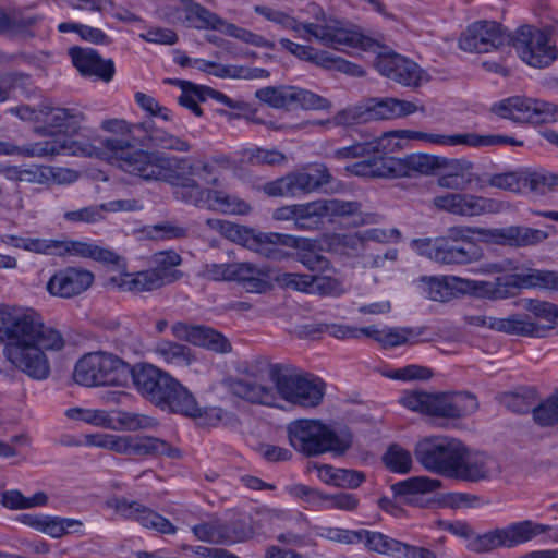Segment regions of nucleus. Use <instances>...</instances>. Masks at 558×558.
<instances>
[{
	"instance_id": "69168bd1",
	"label": "nucleus",
	"mask_w": 558,
	"mask_h": 558,
	"mask_svg": "<svg viewBox=\"0 0 558 558\" xmlns=\"http://www.w3.org/2000/svg\"><path fill=\"white\" fill-rule=\"evenodd\" d=\"M534 420L542 426L558 422V393L549 397L533 411Z\"/></svg>"
},
{
	"instance_id": "5fc2aeb1",
	"label": "nucleus",
	"mask_w": 558,
	"mask_h": 558,
	"mask_svg": "<svg viewBox=\"0 0 558 558\" xmlns=\"http://www.w3.org/2000/svg\"><path fill=\"white\" fill-rule=\"evenodd\" d=\"M441 482L437 478L428 476H413L404 481L398 482L392 486L397 495H415L428 494L438 489Z\"/></svg>"
},
{
	"instance_id": "4468645a",
	"label": "nucleus",
	"mask_w": 558,
	"mask_h": 558,
	"mask_svg": "<svg viewBox=\"0 0 558 558\" xmlns=\"http://www.w3.org/2000/svg\"><path fill=\"white\" fill-rule=\"evenodd\" d=\"M416 287L425 298L437 302H447L461 294L498 298V289L494 283L458 276H423L416 281Z\"/></svg>"
},
{
	"instance_id": "0eeeda50",
	"label": "nucleus",
	"mask_w": 558,
	"mask_h": 558,
	"mask_svg": "<svg viewBox=\"0 0 558 558\" xmlns=\"http://www.w3.org/2000/svg\"><path fill=\"white\" fill-rule=\"evenodd\" d=\"M133 383L145 399L161 410L187 416L202 414L193 393L177 378L153 364L135 365Z\"/></svg>"
},
{
	"instance_id": "b1692460",
	"label": "nucleus",
	"mask_w": 558,
	"mask_h": 558,
	"mask_svg": "<svg viewBox=\"0 0 558 558\" xmlns=\"http://www.w3.org/2000/svg\"><path fill=\"white\" fill-rule=\"evenodd\" d=\"M510 271L508 284L518 288H546L558 290V274L534 268H519L512 262L485 263L473 270L475 274L493 275Z\"/></svg>"
},
{
	"instance_id": "f03ea898",
	"label": "nucleus",
	"mask_w": 558,
	"mask_h": 558,
	"mask_svg": "<svg viewBox=\"0 0 558 558\" xmlns=\"http://www.w3.org/2000/svg\"><path fill=\"white\" fill-rule=\"evenodd\" d=\"M0 344L5 362L35 380L51 373L50 355L60 352L65 340L59 329L28 306L0 304Z\"/></svg>"
},
{
	"instance_id": "f257e3e1",
	"label": "nucleus",
	"mask_w": 558,
	"mask_h": 558,
	"mask_svg": "<svg viewBox=\"0 0 558 558\" xmlns=\"http://www.w3.org/2000/svg\"><path fill=\"white\" fill-rule=\"evenodd\" d=\"M265 16L293 31L301 39L315 38L352 57L364 58L367 53L377 54L374 65L378 73L404 87L417 88L432 78L429 73L413 60L391 51L379 52L377 41L364 35L357 27L349 26L336 19L330 17L324 25L299 23L286 13L270 9H265Z\"/></svg>"
},
{
	"instance_id": "dca6fc26",
	"label": "nucleus",
	"mask_w": 558,
	"mask_h": 558,
	"mask_svg": "<svg viewBox=\"0 0 558 558\" xmlns=\"http://www.w3.org/2000/svg\"><path fill=\"white\" fill-rule=\"evenodd\" d=\"M197 165L199 167H208V169H211V172L205 173L204 177L207 180L216 178V183L206 182L195 175H189V181H186L189 186H185L182 191H178V194H180L181 197L196 206L220 211L222 214L245 215L250 213V205L235 196H231L222 191H203L199 187V183L217 185L219 177L216 173L215 166L208 163Z\"/></svg>"
},
{
	"instance_id": "338daca9",
	"label": "nucleus",
	"mask_w": 558,
	"mask_h": 558,
	"mask_svg": "<svg viewBox=\"0 0 558 558\" xmlns=\"http://www.w3.org/2000/svg\"><path fill=\"white\" fill-rule=\"evenodd\" d=\"M149 140L153 145L162 149L186 151L190 148V145L186 141L165 130H154L149 135Z\"/></svg>"
},
{
	"instance_id": "ea45409f",
	"label": "nucleus",
	"mask_w": 558,
	"mask_h": 558,
	"mask_svg": "<svg viewBox=\"0 0 558 558\" xmlns=\"http://www.w3.org/2000/svg\"><path fill=\"white\" fill-rule=\"evenodd\" d=\"M231 269V281L239 282L247 292H265L274 278L269 269L252 263H232Z\"/></svg>"
},
{
	"instance_id": "423d86ee",
	"label": "nucleus",
	"mask_w": 558,
	"mask_h": 558,
	"mask_svg": "<svg viewBox=\"0 0 558 558\" xmlns=\"http://www.w3.org/2000/svg\"><path fill=\"white\" fill-rule=\"evenodd\" d=\"M133 383L145 399L161 410L187 416L202 414L193 393L177 378L153 364L135 365Z\"/></svg>"
},
{
	"instance_id": "58836bf2",
	"label": "nucleus",
	"mask_w": 558,
	"mask_h": 558,
	"mask_svg": "<svg viewBox=\"0 0 558 558\" xmlns=\"http://www.w3.org/2000/svg\"><path fill=\"white\" fill-rule=\"evenodd\" d=\"M477 409L474 396L466 392L435 395L433 415L442 417H461Z\"/></svg>"
},
{
	"instance_id": "a19ab883",
	"label": "nucleus",
	"mask_w": 558,
	"mask_h": 558,
	"mask_svg": "<svg viewBox=\"0 0 558 558\" xmlns=\"http://www.w3.org/2000/svg\"><path fill=\"white\" fill-rule=\"evenodd\" d=\"M438 184L447 189H464L473 180V165L464 159L441 158Z\"/></svg>"
},
{
	"instance_id": "473e14b6",
	"label": "nucleus",
	"mask_w": 558,
	"mask_h": 558,
	"mask_svg": "<svg viewBox=\"0 0 558 558\" xmlns=\"http://www.w3.org/2000/svg\"><path fill=\"white\" fill-rule=\"evenodd\" d=\"M21 522L40 533L53 538L64 535H84L85 527L82 521L71 518H60L47 514H24Z\"/></svg>"
},
{
	"instance_id": "bb28decb",
	"label": "nucleus",
	"mask_w": 558,
	"mask_h": 558,
	"mask_svg": "<svg viewBox=\"0 0 558 558\" xmlns=\"http://www.w3.org/2000/svg\"><path fill=\"white\" fill-rule=\"evenodd\" d=\"M504 33L499 24L489 21H478L461 34L459 47L466 52L487 53L498 49L504 44Z\"/></svg>"
},
{
	"instance_id": "13d9d810",
	"label": "nucleus",
	"mask_w": 558,
	"mask_h": 558,
	"mask_svg": "<svg viewBox=\"0 0 558 558\" xmlns=\"http://www.w3.org/2000/svg\"><path fill=\"white\" fill-rule=\"evenodd\" d=\"M320 68L338 71L343 74L361 77L365 74V71L359 64H355L349 60L343 59L340 56L333 54L331 52L325 51L323 59H320Z\"/></svg>"
},
{
	"instance_id": "7c9ffc66",
	"label": "nucleus",
	"mask_w": 558,
	"mask_h": 558,
	"mask_svg": "<svg viewBox=\"0 0 558 558\" xmlns=\"http://www.w3.org/2000/svg\"><path fill=\"white\" fill-rule=\"evenodd\" d=\"M173 337L193 345L202 347L217 353H227L231 350L228 339L220 332L205 326H193L175 323L171 327Z\"/></svg>"
},
{
	"instance_id": "e2e57ef3",
	"label": "nucleus",
	"mask_w": 558,
	"mask_h": 558,
	"mask_svg": "<svg viewBox=\"0 0 558 558\" xmlns=\"http://www.w3.org/2000/svg\"><path fill=\"white\" fill-rule=\"evenodd\" d=\"M332 107L331 101L311 90L295 87L294 108L305 110H329Z\"/></svg>"
},
{
	"instance_id": "774afa93",
	"label": "nucleus",
	"mask_w": 558,
	"mask_h": 558,
	"mask_svg": "<svg viewBox=\"0 0 558 558\" xmlns=\"http://www.w3.org/2000/svg\"><path fill=\"white\" fill-rule=\"evenodd\" d=\"M193 532L202 542L227 543V530L217 521L195 525Z\"/></svg>"
},
{
	"instance_id": "6e6d98bb",
	"label": "nucleus",
	"mask_w": 558,
	"mask_h": 558,
	"mask_svg": "<svg viewBox=\"0 0 558 558\" xmlns=\"http://www.w3.org/2000/svg\"><path fill=\"white\" fill-rule=\"evenodd\" d=\"M385 466L399 474H407L412 470L413 459L409 450L399 445H391L383 456Z\"/></svg>"
},
{
	"instance_id": "72a5a7b5",
	"label": "nucleus",
	"mask_w": 558,
	"mask_h": 558,
	"mask_svg": "<svg viewBox=\"0 0 558 558\" xmlns=\"http://www.w3.org/2000/svg\"><path fill=\"white\" fill-rule=\"evenodd\" d=\"M107 506L123 517L135 518L144 527L153 529L163 534L174 532V526L170 521L149 509L142 508L136 502L111 498L107 500Z\"/></svg>"
},
{
	"instance_id": "cd10ccee",
	"label": "nucleus",
	"mask_w": 558,
	"mask_h": 558,
	"mask_svg": "<svg viewBox=\"0 0 558 558\" xmlns=\"http://www.w3.org/2000/svg\"><path fill=\"white\" fill-rule=\"evenodd\" d=\"M94 274L81 267L57 270L46 284L47 292L57 298L70 299L87 291L94 283Z\"/></svg>"
},
{
	"instance_id": "2eb2a0df",
	"label": "nucleus",
	"mask_w": 558,
	"mask_h": 558,
	"mask_svg": "<svg viewBox=\"0 0 558 558\" xmlns=\"http://www.w3.org/2000/svg\"><path fill=\"white\" fill-rule=\"evenodd\" d=\"M96 146L87 141L53 135L50 138L22 146L0 142V155L23 156L26 158L51 159L56 156L95 157Z\"/></svg>"
},
{
	"instance_id": "c9c22d12",
	"label": "nucleus",
	"mask_w": 558,
	"mask_h": 558,
	"mask_svg": "<svg viewBox=\"0 0 558 558\" xmlns=\"http://www.w3.org/2000/svg\"><path fill=\"white\" fill-rule=\"evenodd\" d=\"M36 120H43L46 124L48 132L53 135H61L63 137H73L76 134L84 121V116L80 112L71 111L64 108H49L46 111H40L35 116Z\"/></svg>"
},
{
	"instance_id": "6ab92c4d",
	"label": "nucleus",
	"mask_w": 558,
	"mask_h": 558,
	"mask_svg": "<svg viewBox=\"0 0 558 558\" xmlns=\"http://www.w3.org/2000/svg\"><path fill=\"white\" fill-rule=\"evenodd\" d=\"M461 446L462 442L456 438L430 436L416 442L414 453L425 470L452 478Z\"/></svg>"
},
{
	"instance_id": "a211bd4d",
	"label": "nucleus",
	"mask_w": 558,
	"mask_h": 558,
	"mask_svg": "<svg viewBox=\"0 0 558 558\" xmlns=\"http://www.w3.org/2000/svg\"><path fill=\"white\" fill-rule=\"evenodd\" d=\"M477 233L482 240L492 244H501L509 246H529L545 241L548 238L547 232L526 228V227H507L497 229H471L465 227H453L449 229L445 239L450 243H471L472 234Z\"/></svg>"
},
{
	"instance_id": "052dcab7",
	"label": "nucleus",
	"mask_w": 558,
	"mask_h": 558,
	"mask_svg": "<svg viewBox=\"0 0 558 558\" xmlns=\"http://www.w3.org/2000/svg\"><path fill=\"white\" fill-rule=\"evenodd\" d=\"M107 413V411L99 409L71 408L66 410L65 415L75 422H83L96 427L106 428L108 425Z\"/></svg>"
},
{
	"instance_id": "39448f33",
	"label": "nucleus",
	"mask_w": 558,
	"mask_h": 558,
	"mask_svg": "<svg viewBox=\"0 0 558 558\" xmlns=\"http://www.w3.org/2000/svg\"><path fill=\"white\" fill-rule=\"evenodd\" d=\"M207 223L218 229L227 239L239 243L267 257H281L280 246L293 247L298 251L299 260L313 271L325 272L331 269L329 262L319 254L317 242L306 238H295L280 233H256L243 226L229 221L208 220Z\"/></svg>"
},
{
	"instance_id": "bf43d9fd",
	"label": "nucleus",
	"mask_w": 558,
	"mask_h": 558,
	"mask_svg": "<svg viewBox=\"0 0 558 558\" xmlns=\"http://www.w3.org/2000/svg\"><path fill=\"white\" fill-rule=\"evenodd\" d=\"M182 94L178 101L181 106L190 109L194 114L201 116L202 110L198 107L199 101H205L204 86L195 85L189 82H181Z\"/></svg>"
},
{
	"instance_id": "e433bc0d",
	"label": "nucleus",
	"mask_w": 558,
	"mask_h": 558,
	"mask_svg": "<svg viewBox=\"0 0 558 558\" xmlns=\"http://www.w3.org/2000/svg\"><path fill=\"white\" fill-rule=\"evenodd\" d=\"M70 56L74 66L84 76H95L109 82L113 75V63L102 60L93 49L72 48Z\"/></svg>"
},
{
	"instance_id": "9b49d317",
	"label": "nucleus",
	"mask_w": 558,
	"mask_h": 558,
	"mask_svg": "<svg viewBox=\"0 0 558 558\" xmlns=\"http://www.w3.org/2000/svg\"><path fill=\"white\" fill-rule=\"evenodd\" d=\"M163 15L173 24H185L197 29H215L254 46L274 47L262 36L223 21L193 0H178L166 9Z\"/></svg>"
},
{
	"instance_id": "de8ad7c7",
	"label": "nucleus",
	"mask_w": 558,
	"mask_h": 558,
	"mask_svg": "<svg viewBox=\"0 0 558 558\" xmlns=\"http://www.w3.org/2000/svg\"><path fill=\"white\" fill-rule=\"evenodd\" d=\"M409 145L421 143L426 146H469V133L441 134L408 130Z\"/></svg>"
},
{
	"instance_id": "4d7b16f0",
	"label": "nucleus",
	"mask_w": 558,
	"mask_h": 558,
	"mask_svg": "<svg viewBox=\"0 0 558 558\" xmlns=\"http://www.w3.org/2000/svg\"><path fill=\"white\" fill-rule=\"evenodd\" d=\"M381 375L392 380L412 381L429 379L433 373L428 367L410 364L399 368L386 367L381 369Z\"/></svg>"
},
{
	"instance_id": "393cba45",
	"label": "nucleus",
	"mask_w": 558,
	"mask_h": 558,
	"mask_svg": "<svg viewBox=\"0 0 558 558\" xmlns=\"http://www.w3.org/2000/svg\"><path fill=\"white\" fill-rule=\"evenodd\" d=\"M500 473L498 461L482 451L471 450L463 444L461 446V456L452 474V478L476 483L490 480Z\"/></svg>"
},
{
	"instance_id": "09e8293b",
	"label": "nucleus",
	"mask_w": 558,
	"mask_h": 558,
	"mask_svg": "<svg viewBox=\"0 0 558 558\" xmlns=\"http://www.w3.org/2000/svg\"><path fill=\"white\" fill-rule=\"evenodd\" d=\"M489 328L509 335L539 337L529 313L517 314L500 319H492L489 322Z\"/></svg>"
},
{
	"instance_id": "6e6552de",
	"label": "nucleus",
	"mask_w": 558,
	"mask_h": 558,
	"mask_svg": "<svg viewBox=\"0 0 558 558\" xmlns=\"http://www.w3.org/2000/svg\"><path fill=\"white\" fill-rule=\"evenodd\" d=\"M448 531L453 535L465 538L466 547L477 553L498 547H515L547 533L548 538L558 541V529L531 520L512 523L504 529H495L484 534H474L471 529L462 522L450 524Z\"/></svg>"
},
{
	"instance_id": "4be33fe9",
	"label": "nucleus",
	"mask_w": 558,
	"mask_h": 558,
	"mask_svg": "<svg viewBox=\"0 0 558 558\" xmlns=\"http://www.w3.org/2000/svg\"><path fill=\"white\" fill-rule=\"evenodd\" d=\"M411 247L416 254L440 265H468L483 256L482 250L475 245L458 246L442 236L413 240Z\"/></svg>"
},
{
	"instance_id": "864d4df0",
	"label": "nucleus",
	"mask_w": 558,
	"mask_h": 558,
	"mask_svg": "<svg viewBox=\"0 0 558 558\" xmlns=\"http://www.w3.org/2000/svg\"><path fill=\"white\" fill-rule=\"evenodd\" d=\"M365 337L373 338L384 347H398L407 343L412 332L405 328H389L368 326L365 327Z\"/></svg>"
},
{
	"instance_id": "49530a36",
	"label": "nucleus",
	"mask_w": 558,
	"mask_h": 558,
	"mask_svg": "<svg viewBox=\"0 0 558 558\" xmlns=\"http://www.w3.org/2000/svg\"><path fill=\"white\" fill-rule=\"evenodd\" d=\"M525 308L532 317V323L537 329L539 337L558 325V307L548 302L527 300Z\"/></svg>"
},
{
	"instance_id": "a18cd8bd",
	"label": "nucleus",
	"mask_w": 558,
	"mask_h": 558,
	"mask_svg": "<svg viewBox=\"0 0 558 558\" xmlns=\"http://www.w3.org/2000/svg\"><path fill=\"white\" fill-rule=\"evenodd\" d=\"M150 351L167 365L190 366L195 360L187 347L168 340L156 342Z\"/></svg>"
},
{
	"instance_id": "f8f14e48",
	"label": "nucleus",
	"mask_w": 558,
	"mask_h": 558,
	"mask_svg": "<svg viewBox=\"0 0 558 558\" xmlns=\"http://www.w3.org/2000/svg\"><path fill=\"white\" fill-rule=\"evenodd\" d=\"M424 105L416 100L395 97L371 98L337 112L330 120L318 121L320 125H349L361 121L401 119L415 113H425Z\"/></svg>"
},
{
	"instance_id": "1a4fd4ad",
	"label": "nucleus",
	"mask_w": 558,
	"mask_h": 558,
	"mask_svg": "<svg viewBox=\"0 0 558 558\" xmlns=\"http://www.w3.org/2000/svg\"><path fill=\"white\" fill-rule=\"evenodd\" d=\"M291 446L307 456L324 452L342 453L352 445V435L347 428H331L318 420H299L288 427Z\"/></svg>"
},
{
	"instance_id": "ddd939ff",
	"label": "nucleus",
	"mask_w": 558,
	"mask_h": 558,
	"mask_svg": "<svg viewBox=\"0 0 558 558\" xmlns=\"http://www.w3.org/2000/svg\"><path fill=\"white\" fill-rule=\"evenodd\" d=\"M134 367L119 356L108 352H90L83 355L75 364L73 378L86 387L118 386L124 387L133 379Z\"/></svg>"
},
{
	"instance_id": "c756f323",
	"label": "nucleus",
	"mask_w": 558,
	"mask_h": 558,
	"mask_svg": "<svg viewBox=\"0 0 558 558\" xmlns=\"http://www.w3.org/2000/svg\"><path fill=\"white\" fill-rule=\"evenodd\" d=\"M173 337L193 345L202 347L217 353H227L231 350L228 339L220 332L205 326H193L175 323L171 327Z\"/></svg>"
},
{
	"instance_id": "c85d7f7f",
	"label": "nucleus",
	"mask_w": 558,
	"mask_h": 558,
	"mask_svg": "<svg viewBox=\"0 0 558 558\" xmlns=\"http://www.w3.org/2000/svg\"><path fill=\"white\" fill-rule=\"evenodd\" d=\"M110 284L122 292L142 293L150 292L173 282L169 272H159L151 268L137 272L122 271L109 278Z\"/></svg>"
},
{
	"instance_id": "9d476101",
	"label": "nucleus",
	"mask_w": 558,
	"mask_h": 558,
	"mask_svg": "<svg viewBox=\"0 0 558 558\" xmlns=\"http://www.w3.org/2000/svg\"><path fill=\"white\" fill-rule=\"evenodd\" d=\"M0 242L7 246L21 248L36 254L77 256L124 267L123 258L117 253L87 242L23 238L13 234L1 235Z\"/></svg>"
},
{
	"instance_id": "a878e982",
	"label": "nucleus",
	"mask_w": 558,
	"mask_h": 558,
	"mask_svg": "<svg viewBox=\"0 0 558 558\" xmlns=\"http://www.w3.org/2000/svg\"><path fill=\"white\" fill-rule=\"evenodd\" d=\"M434 205L442 210L459 216H480L499 213L504 209L502 202L464 193H446L434 198Z\"/></svg>"
},
{
	"instance_id": "20e7f679",
	"label": "nucleus",
	"mask_w": 558,
	"mask_h": 558,
	"mask_svg": "<svg viewBox=\"0 0 558 558\" xmlns=\"http://www.w3.org/2000/svg\"><path fill=\"white\" fill-rule=\"evenodd\" d=\"M95 157L107 160L124 172L146 182H167L179 191L189 186V175L216 183V178L207 180L204 174L211 172L208 167H199L186 159L169 157L162 153L134 149L130 140L106 138L96 146Z\"/></svg>"
},
{
	"instance_id": "603ef678",
	"label": "nucleus",
	"mask_w": 558,
	"mask_h": 558,
	"mask_svg": "<svg viewBox=\"0 0 558 558\" xmlns=\"http://www.w3.org/2000/svg\"><path fill=\"white\" fill-rule=\"evenodd\" d=\"M296 86L264 87L255 92L256 98L272 108H294Z\"/></svg>"
},
{
	"instance_id": "2f4dec72",
	"label": "nucleus",
	"mask_w": 558,
	"mask_h": 558,
	"mask_svg": "<svg viewBox=\"0 0 558 558\" xmlns=\"http://www.w3.org/2000/svg\"><path fill=\"white\" fill-rule=\"evenodd\" d=\"M283 513L275 510H265V513L255 519H243L234 522L227 530V544L242 543L272 532Z\"/></svg>"
},
{
	"instance_id": "f3484780",
	"label": "nucleus",
	"mask_w": 558,
	"mask_h": 558,
	"mask_svg": "<svg viewBox=\"0 0 558 558\" xmlns=\"http://www.w3.org/2000/svg\"><path fill=\"white\" fill-rule=\"evenodd\" d=\"M83 445L125 456L168 454L175 457L178 451L171 449L163 440L150 436H131L108 433H93L83 436Z\"/></svg>"
},
{
	"instance_id": "aec40b11",
	"label": "nucleus",
	"mask_w": 558,
	"mask_h": 558,
	"mask_svg": "<svg viewBox=\"0 0 558 558\" xmlns=\"http://www.w3.org/2000/svg\"><path fill=\"white\" fill-rule=\"evenodd\" d=\"M355 203L340 199H318L306 204H296L295 226L300 229L317 227L324 219L332 220L336 217L352 216L354 225H365L371 220L357 211Z\"/></svg>"
},
{
	"instance_id": "c03bdc74",
	"label": "nucleus",
	"mask_w": 558,
	"mask_h": 558,
	"mask_svg": "<svg viewBox=\"0 0 558 558\" xmlns=\"http://www.w3.org/2000/svg\"><path fill=\"white\" fill-rule=\"evenodd\" d=\"M107 429L119 432H136L157 426L155 418L132 412L111 411L107 413Z\"/></svg>"
},
{
	"instance_id": "412c9836",
	"label": "nucleus",
	"mask_w": 558,
	"mask_h": 558,
	"mask_svg": "<svg viewBox=\"0 0 558 558\" xmlns=\"http://www.w3.org/2000/svg\"><path fill=\"white\" fill-rule=\"evenodd\" d=\"M496 114L518 123H553L558 121V106L530 97H510L494 106Z\"/></svg>"
},
{
	"instance_id": "7ed1b4c3",
	"label": "nucleus",
	"mask_w": 558,
	"mask_h": 558,
	"mask_svg": "<svg viewBox=\"0 0 558 558\" xmlns=\"http://www.w3.org/2000/svg\"><path fill=\"white\" fill-rule=\"evenodd\" d=\"M242 378L229 381L230 390L250 402L281 408V401L301 407H316L325 395V384L317 377L302 375L264 359L246 363Z\"/></svg>"
},
{
	"instance_id": "4c0bfd02",
	"label": "nucleus",
	"mask_w": 558,
	"mask_h": 558,
	"mask_svg": "<svg viewBox=\"0 0 558 558\" xmlns=\"http://www.w3.org/2000/svg\"><path fill=\"white\" fill-rule=\"evenodd\" d=\"M344 170L356 177L403 178L400 158L379 157L349 165Z\"/></svg>"
},
{
	"instance_id": "f704fd0d",
	"label": "nucleus",
	"mask_w": 558,
	"mask_h": 558,
	"mask_svg": "<svg viewBox=\"0 0 558 558\" xmlns=\"http://www.w3.org/2000/svg\"><path fill=\"white\" fill-rule=\"evenodd\" d=\"M397 235L396 230L385 231L377 228L344 235L333 234L330 235L329 248L337 253L350 254L361 250L367 241L388 242Z\"/></svg>"
},
{
	"instance_id": "37998d69",
	"label": "nucleus",
	"mask_w": 558,
	"mask_h": 558,
	"mask_svg": "<svg viewBox=\"0 0 558 558\" xmlns=\"http://www.w3.org/2000/svg\"><path fill=\"white\" fill-rule=\"evenodd\" d=\"M192 68L221 78L251 80L268 76V72L262 69L248 71L233 65L218 64L204 59H193Z\"/></svg>"
},
{
	"instance_id": "0e129e2a",
	"label": "nucleus",
	"mask_w": 558,
	"mask_h": 558,
	"mask_svg": "<svg viewBox=\"0 0 558 558\" xmlns=\"http://www.w3.org/2000/svg\"><path fill=\"white\" fill-rule=\"evenodd\" d=\"M434 398L435 395L412 391L404 393L400 402L412 411L433 415Z\"/></svg>"
},
{
	"instance_id": "8fccbe9b",
	"label": "nucleus",
	"mask_w": 558,
	"mask_h": 558,
	"mask_svg": "<svg viewBox=\"0 0 558 558\" xmlns=\"http://www.w3.org/2000/svg\"><path fill=\"white\" fill-rule=\"evenodd\" d=\"M371 154H391L412 148L409 145L407 129L392 130L368 141Z\"/></svg>"
},
{
	"instance_id": "79ce46f5",
	"label": "nucleus",
	"mask_w": 558,
	"mask_h": 558,
	"mask_svg": "<svg viewBox=\"0 0 558 558\" xmlns=\"http://www.w3.org/2000/svg\"><path fill=\"white\" fill-rule=\"evenodd\" d=\"M287 177L292 197L310 193L330 180V174L324 165H316L308 170L294 172Z\"/></svg>"
},
{
	"instance_id": "680f3d73",
	"label": "nucleus",
	"mask_w": 558,
	"mask_h": 558,
	"mask_svg": "<svg viewBox=\"0 0 558 558\" xmlns=\"http://www.w3.org/2000/svg\"><path fill=\"white\" fill-rule=\"evenodd\" d=\"M279 44L294 57L320 66V59H323L325 50H317L311 46L300 45L287 38H281Z\"/></svg>"
},
{
	"instance_id": "5701e85b",
	"label": "nucleus",
	"mask_w": 558,
	"mask_h": 558,
	"mask_svg": "<svg viewBox=\"0 0 558 558\" xmlns=\"http://www.w3.org/2000/svg\"><path fill=\"white\" fill-rule=\"evenodd\" d=\"M514 49L519 58L532 68H546L557 58L555 46L550 44L549 31L530 25L519 28Z\"/></svg>"
},
{
	"instance_id": "3c124183",
	"label": "nucleus",
	"mask_w": 558,
	"mask_h": 558,
	"mask_svg": "<svg viewBox=\"0 0 558 558\" xmlns=\"http://www.w3.org/2000/svg\"><path fill=\"white\" fill-rule=\"evenodd\" d=\"M401 160L402 172L404 177H412L413 174L429 175L438 171L441 157L428 155V154H411Z\"/></svg>"
}]
</instances>
